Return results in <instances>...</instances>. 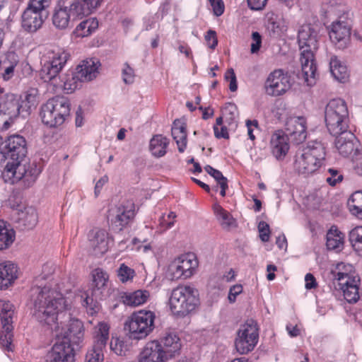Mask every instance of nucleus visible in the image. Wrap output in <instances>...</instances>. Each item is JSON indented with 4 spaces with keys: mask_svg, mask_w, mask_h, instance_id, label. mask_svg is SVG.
Wrapping results in <instances>:
<instances>
[{
    "mask_svg": "<svg viewBox=\"0 0 362 362\" xmlns=\"http://www.w3.org/2000/svg\"><path fill=\"white\" fill-rule=\"evenodd\" d=\"M270 148L276 159H283L289 149L288 135L281 130L273 133L270 139Z\"/></svg>",
    "mask_w": 362,
    "mask_h": 362,
    "instance_id": "obj_23",
    "label": "nucleus"
},
{
    "mask_svg": "<svg viewBox=\"0 0 362 362\" xmlns=\"http://www.w3.org/2000/svg\"><path fill=\"white\" fill-rule=\"evenodd\" d=\"M117 276L120 281L126 283L133 279L135 276V271L122 263L117 269Z\"/></svg>",
    "mask_w": 362,
    "mask_h": 362,
    "instance_id": "obj_47",
    "label": "nucleus"
},
{
    "mask_svg": "<svg viewBox=\"0 0 362 362\" xmlns=\"http://www.w3.org/2000/svg\"><path fill=\"white\" fill-rule=\"evenodd\" d=\"M174 226V221H169L165 216L159 219V233H163Z\"/></svg>",
    "mask_w": 362,
    "mask_h": 362,
    "instance_id": "obj_61",
    "label": "nucleus"
},
{
    "mask_svg": "<svg viewBox=\"0 0 362 362\" xmlns=\"http://www.w3.org/2000/svg\"><path fill=\"white\" fill-rule=\"evenodd\" d=\"M14 219L18 227L22 230L32 229L37 223V214L36 209L32 206L18 209L15 212Z\"/></svg>",
    "mask_w": 362,
    "mask_h": 362,
    "instance_id": "obj_25",
    "label": "nucleus"
},
{
    "mask_svg": "<svg viewBox=\"0 0 362 362\" xmlns=\"http://www.w3.org/2000/svg\"><path fill=\"white\" fill-rule=\"evenodd\" d=\"M243 286L241 284H235L230 288L228 293V300L230 303H235L236 298L243 292Z\"/></svg>",
    "mask_w": 362,
    "mask_h": 362,
    "instance_id": "obj_57",
    "label": "nucleus"
},
{
    "mask_svg": "<svg viewBox=\"0 0 362 362\" xmlns=\"http://www.w3.org/2000/svg\"><path fill=\"white\" fill-rule=\"evenodd\" d=\"M124 342L117 339L115 343L112 341L110 343L111 349L117 355L123 354Z\"/></svg>",
    "mask_w": 362,
    "mask_h": 362,
    "instance_id": "obj_64",
    "label": "nucleus"
},
{
    "mask_svg": "<svg viewBox=\"0 0 362 362\" xmlns=\"http://www.w3.org/2000/svg\"><path fill=\"white\" fill-rule=\"evenodd\" d=\"M48 15V12H40L27 6L22 14V27L28 33H35L42 26Z\"/></svg>",
    "mask_w": 362,
    "mask_h": 362,
    "instance_id": "obj_19",
    "label": "nucleus"
},
{
    "mask_svg": "<svg viewBox=\"0 0 362 362\" xmlns=\"http://www.w3.org/2000/svg\"><path fill=\"white\" fill-rule=\"evenodd\" d=\"M168 359L161 350L158 340L148 342L138 356V362H166Z\"/></svg>",
    "mask_w": 362,
    "mask_h": 362,
    "instance_id": "obj_22",
    "label": "nucleus"
},
{
    "mask_svg": "<svg viewBox=\"0 0 362 362\" xmlns=\"http://www.w3.org/2000/svg\"><path fill=\"white\" fill-rule=\"evenodd\" d=\"M135 206L132 201H127L119 205L111 214V223L115 229L121 230L134 217Z\"/></svg>",
    "mask_w": 362,
    "mask_h": 362,
    "instance_id": "obj_18",
    "label": "nucleus"
},
{
    "mask_svg": "<svg viewBox=\"0 0 362 362\" xmlns=\"http://www.w3.org/2000/svg\"><path fill=\"white\" fill-rule=\"evenodd\" d=\"M258 338V329L253 321L241 325L235 341L237 351L240 354L252 351L257 344Z\"/></svg>",
    "mask_w": 362,
    "mask_h": 362,
    "instance_id": "obj_12",
    "label": "nucleus"
},
{
    "mask_svg": "<svg viewBox=\"0 0 362 362\" xmlns=\"http://www.w3.org/2000/svg\"><path fill=\"white\" fill-rule=\"evenodd\" d=\"M214 135L216 138L221 139H228L229 134L227 130V128L225 126H221V127H218L216 126H214Z\"/></svg>",
    "mask_w": 362,
    "mask_h": 362,
    "instance_id": "obj_63",
    "label": "nucleus"
},
{
    "mask_svg": "<svg viewBox=\"0 0 362 362\" xmlns=\"http://www.w3.org/2000/svg\"><path fill=\"white\" fill-rule=\"evenodd\" d=\"M104 0H72L70 11L76 17L83 18L94 13L103 4Z\"/></svg>",
    "mask_w": 362,
    "mask_h": 362,
    "instance_id": "obj_24",
    "label": "nucleus"
},
{
    "mask_svg": "<svg viewBox=\"0 0 362 362\" xmlns=\"http://www.w3.org/2000/svg\"><path fill=\"white\" fill-rule=\"evenodd\" d=\"M348 206L352 214L362 219V192L352 194L348 200Z\"/></svg>",
    "mask_w": 362,
    "mask_h": 362,
    "instance_id": "obj_44",
    "label": "nucleus"
},
{
    "mask_svg": "<svg viewBox=\"0 0 362 362\" xmlns=\"http://www.w3.org/2000/svg\"><path fill=\"white\" fill-rule=\"evenodd\" d=\"M259 238L262 242H267L269 239V226L264 221H260L258 225Z\"/></svg>",
    "mask_w": 362,
    "mask_h": 362,
    "instance_id": "obj_54",
    "label": "nucleus"
},
{
    "mask_svg": "<svg viewBox=\"0 0 362 362\" xmlns=\"http://www.w3.org/2000/svg\"><path fill=\"white\" fill-rule=\"evenodd\" d=\"M172 136L175 141L178 151L180 153L185 151L187 146L186 124L180 119H175L173 124Z\"/></svg>",
    "mask_w": 362,
    "mask_h": 362,
    "instance_id": "obj_32",
    "label": "nucleus"
},
{
    "mask_svg": "<svg viewBox=\"0 0 362 362\" xmlns=\"http://www.w3.org/2000/svg\"><path fill=\"white\" fill-rule=\"evenodd\" d=\"M71 2L66 3L64 0H60L59 8H56L52 16L53 25L58 29L64 30L68 28L71 16H76L70 11Z\"/></svg>",
    "mask_w": 362,
    "mask_h": 362,
    "instance_id": "obj_26",
    "label": "nucleus"
},
{
    "mask_svg": "<svg viewBox=\"0 0 362 362\" xmlns=\"http://www.w3.org/2000/svg\"><path fill=\"white\" fill-rule=\"evenodd\" d=\"M18 57L14 52H8L0 60V71L3 79L10 80L14 74V69L18 63Z\"/></svg>",
    "mask_w": 362,
    "mask_h": 362,
    "instance_id": "obj_30",
    "label": "nucleus"
},
{
    "mask_svg": "<svg viewBox=\"0 0 362 362\" xmlns=\"http://www.w3.org/2000/svg\"><path fill=\"white\" fill-rule=\"evenodd\" d=\"M329 69L335 80L345 83L349 77V72L344 63L340 61L337 57L332 56L329 61Z\"/></svg>",
    "mask_w": 362,
    "mask_h": 362,
    "instance_id": "obj_35",
    "label": "nucleus"
},
{
    "mask_svg": "<svg viewBox=\"0 0 362 362\" xmlns=\"http://www.w3.org/2000/svg\"><path fill=\"white\" fill-rule=\"evenodd\" d=\"M252 42L251 44V52L256 53L259 50L262 44V37L258 32L252 33Z\"/></svg>",
    "mask_w": 362,
    "mask_h": 362,
    "instance_id": "obj_58",
    "label": "nucleus"
},
{
    "mask_svg": "<svg viewBox=\"0 0 362 362\" xmlns=\"http://www.w3.org/2000/svg\"><path fill=\"white\" fill-rule=\"evenodd\" d=\"M349 240L355 251L362 256V226H357L350 231Z\"/></svg>",
    "mask_w": 362,
    "mask_h": 362,
    "instance_id": "obj_45",
    "label": "nucleus"
},
{
    "mask_svg": "<svg viewBox=\"0 0 362 362\" xmlns=\"http://www.w3.org/2000/svg\"><path fill=\"white\" fill-rule=\"evenodd\" d=\"M43 279L45 275L37 276L31 288L33 317L41 325L49 327L56 339H67L71 344L80 345L84 338L83 322L68 312L71 301L60 291L52 288L51 285L43 286Z\"/></svg>",
    "mask_w": 362,
    "mask_h": 362,
    "instance_id": "obj_1",
    "label": "nucleus"
},
{
    "mask_svg": "<svg viewBox=\"0 0 362 362\" xmlns=\"http://www.w3.org/2000/svg\"><path fill=\"white\" fill-rule=\"evenodd\" d=\"M204 170L208 174H209L215 179L217 183L222 181V179H226V177L223 175L221 171L214 168L211 165H206L204 167Z\"/></svg>",
    "mask_w": 362,
    "mask_h": 362,
    "instance_id": "obj_59",
    "label": "nucleus"
},
{
    "mask_svg": "<svg viewBox=\"0 0 362 362\" xmlns=\"http://www.w3.org/2000/svg\"><path fill=\"white\" fill-rule=\"evenodd\" d=\"M13 330L7 331L3 329L0 334V345L5 351H12Z\"/></svg>",
    "mask_w": 362,
    "mask_h": 362,
    "instance_id": "obj_48",
    "label": "nucleus"
},
{
    "mask_svg": "<svg viewBox=\"0 0 362 362\" xmlns=\"http://www.w3.org/2000/svg\"><path fill=\"white\" fill-rule=\"evenodd\" d=\"M246 126L247 128V134L249 136V138L251 140H255V136L253 134V131L255 129H257L258 127V122L256 119L254 120H247L246 121Z\"/></svg>",
    "mask_w": 362,
    "mask_h": 362,
    "instance_id": "obj_62",
    "label": "nucleus"
},
{
    "mask_svg": "<svg viewBox=\"0 0 362 362\" xmlns=\"http://www.w3.org/2000/svg\"><path fill=\"white\" fill-rule=\"evenodd\" d=\"M155 314L150 310H141L132 315L124 324V329L132 339L146 338L154 328Z\"/></svg>",
    "mask_w": 362,
    "mask_h": 362,
    "instance_id": "obj_7",
    "label": "nucleus"
},
{
    "mask_svg": "<svg viewBox=\"0 0 362 362\" xmlns=\"http://www.w3.org/2000/svg\"><path fill=\"white\" fill-rule=\"evenodd\" d=\"M56 339L45 356V362H74V349L69 341Z\"/></svg>",
    "mask_w": 362,
    "mask_h": 362,
    "instance_id": "obj_13",
    "label": "nucleus"
},
{
    "mask_svg": "<svg viewBox=\"0 0 362 362\" xmlns=\"http://www.w3.org/2000/svg\"><path fill=\"white\" fill-rule=\"evenodd\" d=\"M59 79L60 83L56 81L53 86L62 88L67 90V93H71L78 88L81 86V83L83 82V81H81L76 71L68 72Z\"/></svg>",
    "mask_w": 362,
    "mask_h": 362,
    "instance_id": "obj_36",
    "label": "nucleus"
},
{
    "mask_svg": "<svg viewBox=\"0 0 362 362\" xmlns=\"http://www.w3.org/2000/svg\"><path fill=\"white\" fill-rule=\"evenodd\" d=\"M326 182L331 186L336 185L337 183L341 182L343 180V175L339 171L334 168H329L327 175H326Z\"/></svg>",
    "mask_w": 362,
    "mask_h": 362,
    "instance_id": "obj_49",
    "label": "nucleus"
},
{
    "mask_svg": "<svg viewBox=\"0 0 362 362\" xmlns=\"http://www.w3.org/2000/svg\"><path fill=\"white\" fill-rule=\"evenodd\" d=\"M214 214L223 229L229 230L235 227L236 221L233 216L225 210L220 204H215L213 206Z\"/></svg>",
    "mask_w": 362,
    "mask_h": 362,
    "instance_id": "obj_38",
    "label": "nucleus"
},
{
    "mask_svg": "<svg viewBox=\"0 0 362 362\" xmlns=\"http://www.w3.org/2000/svg\"><path fill=\"white\" fill-rule=\"evenodd\" d=\"M198 304V291L190 286H180L171 291L169 307L174 315L184 317L195 310Z\"/></svg>",
    "mask_w": 362,
    "mask_h": 362,
    "instance_id": "obj_4",
    "label": "nucleus"
},
{
    "mask_svg": "<svg viewBox=\"0 0 362 362\" xmlns=\"http://www.w3.org/2000/svg\"><path fill=\"white\" fill-rule=\"evenodd\" d=\"M342 11L341 6H338L336 8L331 6L327 8L329 16L334 14L339 18V19L333 21L331 24L329 35L332 42L340 49H343L347 47L351 35L350 22L344 14L340 15V13Z\"/></svg>",
    "mask_w": 362,
    "mask_h": 362,
    "instance_id": "obj_8",
    "label": "nucleus"
},
{
    "mask_svg": "<svg viewBox=\"0 0 362 362\" xmlns=\"http://www.w3.org/2000/svg\"><path fill=\"white\" fill-rule=\"evenodd\" d=\"M286 129L291 139L298 144L306 139V121L303 117L289 118L286 123Z\"/></svg>",
    "mask_w": 362,
    "mask_h": 362,
    "instance_id": "obj_21",
    "label": "nucleus"
},
{
    "mask_svg": "<svg viewBox=\"0 0 362 362\" xmlns=\"http://www.w3.org/2000/svg\"><path fill=\"white\" fill-rule=\"evenodd\" d=\"M304 152L313 157L316 160L320 161L322 164L326 156L325 146L321 141L317 140L310 141Z\"/></svg>",
    "mask_w": 362,
    "mask_h": 362,
    "instance_id": "obj_41",
    "label": "nucleus"
},
{
    "mask_svg": "<svg viewBox=\"0 0 362 362\" xmlns=\"http://www.w3.org/2000/svg\"><path fill=\"white\" fill-rule=\"evenodd\" d=\"M109 325L104 322H99L95 327L93 344L86 355L85 362H102L103 361V349L109 339Z\"/></svg>",
    "mask_w": 362,
    "mask_h": 362,
    "instance_id": "obj_10",
    "label": "nucleus"
},
{
    "mask_svg": "<svg viewBox=\"0 0 362 362\" xmlns=\"http://www.w3.org/2000/svg\"><path fill=\"white\" fill-rule=\"evenodd\" d=\"M70 102L66 97L56 96L49 99L41 107L42 122L50 127L62 125L70 115Z\"/></svg>",
    "mask_w": 362,
    "mask_h": 362,
    "instance_id": "obj_5",
    "label": "nucleus"
},
{
    "mask_svg": "<svg viewBox=\"0 0 362 362\" xmlns=\"http://www.w3.org/2000/svg\"><path fill=\"white\" fill-rule=\"evenodd\" d=\"M99 62L93 59L83 60L77 66L76 71L83 82H87L95 78L98 74Z\"/></svg>",
    "mask_w": 362,
    "mask_h": 362,
    "instance_id": "obj_28",
    "label": "nucleus"
},
{
    "mask_svg": "<svg viewBox=\"0 0 362 362\" xmlns=\"http://www.w3.org/2000/svg\"><path fill=\"white\" fill-rule=\"evenodd\" d=\"M322 164L316 160L313 157L303 152L297 158L295 162V168L300 174L304 175H310L317 171Z\"/></svg>",
    "mask_w": 362,
    "mask_h": 362,
    "instance_id": "obj_27",
    "label": "nucleus"
},
{
    "mask_svg": "<svg viewBox=\"0 0 362 362\" xmlns=\"http://www.w3.org/2000/svg\"><path fill=\"white\" fill-rule=\"evenodd\" d=\"M13 305L8 300H0V317L2 329L7 330L8 332L13 329Z\"/></svg>",
    "mask_w": 362,
    "mask_h": 362,
    "instance_id": "obj_34",
    "label": "nucleus"
},
{
    "mask_svg": "<svg viewBox=\"0 0 362 362\" xmlns=\"http://www.w3.org/2000/svg\"><path fill=\"white\" fill-rule=\"evenodd\" d=\"M344 271H339L337 274L340 288L344 298L349 303H356L359 298L358 283L360 279L354 271L352 265H343Z\"/></svg>",
    "mask_w": 362,
    "mask_h": 362,
    "instance_id": "obj_9",
    "label": "nucleus"
},
{
    "mask_svg": "<svg viewBox=\"0 0 362 362\" xmlns=\"http://www.w3.org/2000/svg\"><path fill=\"white\" fill-rule=\"evenodd\" d=\"M21 108H24L23 105H20L18 95L12 93H6L0 98V117L4 125L9 124L21 113Z\"/></svg>",
    "mask_w": 362,
    "mask_h": 362,
    "instance_id": "obj_14",
    "label": "nucleus"
},
{
    "mask_svg": "<svg viewBox=\"0 0 362 362\" xmlns=\"http://www.w3.org/2000/svg\"><path fill=\"white\" fill-rule=\"evenodd\" d=\"M42 68L40 71V76L45 82H51L53 85L57 80V76L63 67H59L57 64L42 58Z\"/></svg>",
    "mask_w": 362,
    "mask_h": 362,
    "instance_id": "obj_33",
    "label": "nucleus"
},
{
    "mask_svg": "<svg viewBox=\"0 0 362 362\" xmlns=\"http://www.w3.org/2000/svg\"><path fill=\"white\" fill-rule=\"evenodd\" d=\"M69 57V54L66 51L57 49L47 50L42 58L57 64L59 67H64Z\"/></svg>",
    "mask_w": 362,
    "mask_h": 362,
    "instance_id": "obj_42",
    "label": "nucleus"
},
{
    "mask_svg": "<svg viewBox=\"0 0 362 362\" xmlns=\"http://www.w3.org/2000/svg\"><path fill=\"white\" fill-rule=\"evenodd\" d=\"M17 278V267L11 262L0 263V288H8Z\"/></svg>",
    "mask_w": 362,
    "mask_h": 362,
    "instance_id": "obj_31",
    "label": "nucleus"
},
{
    "mask_svg": "<svg viewBox=\"0 0 362 362\" xmlns=\"http://www.w3.org/2000/svg\"><path fill=\"white\" fill-rule=\"evenodd\" d=\"M15 232L3 220H0V250L8 247L14 241Z\"/></svg>",
    "mask_w": 362,
    "mask_h": 362,
    "instance_id": "obj_40",
    "label": "nucleus"
},
{
    "mask_svg": "<svg viewBox=\"0 0 362 362\" xmlns=\"http://www.w3.org/2000/svg\"><path fill=\"white\" fill-rule=\"evenodd\" d=\"M51 0H30L28 6L40 12H48L47 8L49 6Z\"/></svg>",
    "mask_w": 362,
    "mask_h": 362,
    "instance_id": "obj_50",
    "label": "nucleus"
},
{
    "mask_svg": "<svg viewBox=\"0 0 362 362\" xmlns=\"http://www.w3.org/2000/svg\"><path fill=\"white\" fill-rule=\"evenodd\" d=\"M80 300L82 305L86 308V312L90 315H93L99 310V305L97 301H95L92 298L89 297L88 294L83 293L80 296H77Z\"/></svg>",
    "mask_w": 362,
    "mask_h": 362,
    "instance_id": "obj_46",
    "label": "nucleus"
},
{
    "mask_svg": "<svg viewBox=\"0 0 362 362\" xmlns=\"http://www.w3.org/2000/svg\"><path fill=\"white\" fill-rule=\"evenodd\" d=\"M150 293L147 290H137L133 292H121L120 300L129 306H139L149 299Z\"/></svg>",
    "mask_w": 362,
    "mask_h": 362,
    "instance_id": "obj_29",
    "label": "nucleus"
},
{
    "mask_svg": "<svg viewBox=\"0 0 362 362\" xmlns=\"http://www.w3.org/2000/svg\"><path fill=\"white\" fill-rule=\"evenodd\" d=\"M197 262L192 255H183L175 259L170 266L173 276L187 279L193 274Z\"/></svg>",
    "mask_w": 362,
    "mask_h": 362,
    "instance_id": "obj_20",
    "label": "nucleus"
},
{
    "mask_svg": "<svg viewBox=\"0 0 362 362\" xmlns=\"http://www.w3.org/2000/svg\"><path fill=\"white\" fill-rule=\"evenodd\" d=\"M205 40L206 42L207 46L214 49L216 48L218 44V40L216 37V31L213 30H209L206 32L205 35Z\"/></svg>",
    "mask_w": 362,
    "mask_h": 362,
    "instance_id": "obj_55",
    "label": "nucleus"
},
{
    "mask_svg": "<svg viewBox=\"0 0 362 362\" xmlns=\"http://www.w3.org/2000/svg\"><path fill=\"white\" fill-rule=\"evenodd\" d=\"M98 28V21L95 18H90L81 22L75 29L77 37H85L91 35Z\"/></svg>",
    "mask_w": 362,
    "mask_h": 362,
    "instance_id": "obj_43",
    "label": "nucleus"
},
{
    "mask_svg": "<svg viewBox=\"0 0 362 362\" xmlns=\"http://www.w3.org/2000/svg\"><path fill=\"white\" fill-rule=\"evenodd\" d=\"M298 42L300 51L301 74L308 86L315 81L317 66L314 52L317 49V33L310 25H305L298 31Z\"/></svg>",
    "mask_w": 362,
    "mask_h": 362,
    "instance_id": "obj_3",
    "label": "nucleus"
},
{
    "mask_svg": "<svg viewBox=\"0 0 362 362\" xmlns=\"http://www.w3.org/2000/svg\"><path fill=\"white\" fill-rule=\"evenodd\" d=\"M334 136H336L335 147L341 156L349 157L358 153L359 143L351 131L347 129Z\"/></svg>",
    "mask_w": 362,
    "mask_h": 362,
    "instance_id": "obj_17",
    "label": "nucleus"
},
{
    "mask_svg": "<svg viewBox=\"0 0 362 362\" xmlns=\"http://www.w3.org/2000/svg\"><path fill=\"white\" fill-rule=\"evenodd\" d=\"M326 126L332 135H337L349 129V111L344 100H331L325 107Z\"/></svg>",
    "mask_w": 362,
    "mask_h": 362,
    "instance_id": "obj_6",
    "label": "nucleus"
},
{
    "mask_svg": "<svg viewBox=\"0 0 362 362\" xmlns=\"http://www.w3.org/2000/svg\"><path fill=\"white\" fill-rule=\"evenodd\" d=\"M267 3V0H247L248 7L253 11H262Z\"/></svg>",
    "mask_w": 362,
    "mask_h": 362,
    "instance_id": "obj_60",
    "label": "nucleus"
},
{
    "mask_svg": "<svg viewBox=\"0 0 362 362\" xmlns=\"http://www.w3.org/2000/svg\"><path fill=\"white\" fill-rule=\"evenodd\" d=\"M169 144L168 139L162 135H156L150 141L149 149L152 155L160 158L166 153V148Z\"/></svg>",
    "mask_w": 362,
    "mask_h": 362,
    "instance_id": "obj_39",
    "label": "nucleus"
},
{
    "mask_svg": "<svg viewBox=\"0 0 362 362\" xmlns=\"http://www.w3.org/2000/svg\"><path fill=\"white\" fill-rule=\"evenodd\" d=\"M88 250L94 256L100 257L107 252L110 239L106 230L93 229L88 235Z\"/></svg>",
    "mask_w": 362,
    "mask_h": 362,
    "instance_id": "obj_16",
    "label": "nucleus"
},
{
    "mask_svg": "<svg viewBox=\"0 0 362 362\" xmlns=\"http://www.w3.org/2000/svg\"><path fill=\"white\" fill-rule=\"evenodd\" d=\"M158 342L168 361L180 355L182 344L175 331H165Z\"/></svg>",
    "mask_w": 362,
    "mask_h": 362,
    "instance_id": "obj_15",
    "label": "nucleus"
},
{
    "mask_svg": "<svg viewBox=\"0 0 362 362\" xmlns=\"http://www.w3.org/2000/svg\"><path fill=\"white\" fill-rule=\"evenodd\" d=\"M108 279V275L102 269H95L93 274V281L98 288L104 286Z\"/></svg>",
    "mask_w": 362,
    "mask_h": 362,
    "instance_id": "obj_51",
    "label": "nucleus"
},
{
    "mask_svg": "<svg viewBox=\"0 0 362 362\" xmlns=\"http://www.w3.org/2000/svg\"><path fill=\"white\" fill-rule=\"evenodd\" d=\"M213 9L214 15L220 16L224 13L225 6L222 0H209Z\"/></svg>",
    "mask_w": 362,
    "mask_h": 362,
    "instance_id": "obj_56",
    "label": "nucleus"
},
{
    "mask_svg": "<svg viewBox=\"0 0 362 362\" xmlns=\"http://www.w3.org/2000/svg\"><path fill=\"white\" fill-rule=\"evenodd\" d=\"M122 80L126 84H132L134 81V69L129 66L127 63L124 64L122 71Z\"/></svg>",
    "mask_w": 362,
    "mask_h": 362,
    "instance_id": "obj_52",
    "label": "nucleus"
},
{
    "mask_svg": "<svg viewBox=\"0 0 362 362\" xmlns=\"http://www.w3.org/2000/svg\"><path fill=\"white\" fill-rule=\"evenodd\" d=\"M328 250H341L344 247V235L336 226H332L326 235Z\"/></svg>",
    "mask_w": 362,
    "mask_h": 362,
    "instance_id": "obj_37",
    "label": "nucleus"
},
{
    "mask_svg": "<svg viewBox=\"0 0 362 362\" xmlns=\"http://www.w3.org/2000/svg\"><path fill=\"white\" fill-rule=\"evenodd\" d=\"M1 153L9 160L2 172L6 182L15 184L21 181L26 187L34 184L41 170L35 163H30L26 157V141L23 136H9L1 148Z\"/></svg>",
    "mask_w": 362,
    "mask_h": 362,
    "instance_id": "obj_2",
    "label": "nucleus"
},
{
    "mask_svg": "<svg viewBox=\"0 0 362 362\" xmlns=\"http://www.w3.org/2000/svg\"><path fill=\"white\" fill-rule=\"evenodd\" d=\"M225 79L229 81V89L232 92H235L238 89L237 78L233 69H229L225 73Z\"/></svg>",
    "mask_w": 362,
    "mask_h": 362,
    "instance_id": "obj_53",
    "label": "nucleus"
},
{
    "mask_svg": "<svg viewBox=\"0 0 362 362\" xmlns=\"http://www.w3.org/2000/svg\"><path fill=\"white\" fill-rule=\"evenodd\" d=\"M292 86L291 77L283 69H275L267 76L264 88L265 93L272 97L284 95Z\"/></svg>",
    "mask_w": 362,
    "mask_h": 362,
    "instance_id": "obj_11",
    "label": "nucleus"
}]
</instances>
